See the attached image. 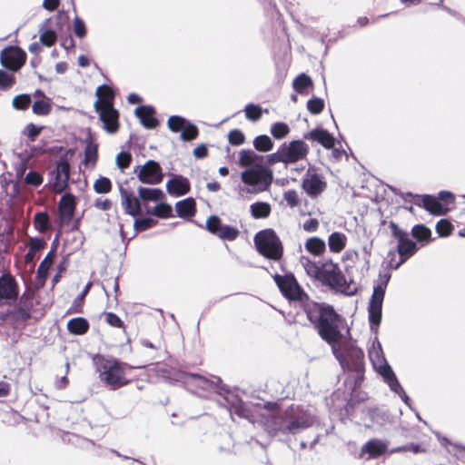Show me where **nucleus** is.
I'll list each match as a JSON object with an SVG mask.
<instances>
[{
	"label": "nucleus",
	"mask_w": 465,
	"mask_h": 465,
	"mask_svg": "<svg viewBox=\"0 0 465 465\" xmlns=\"http://www.w3.org/2000/svg\"><path fill=\"white\" fill-rule=\"evenodd\" d=\"M303 312L320 337L331 348L342 341L341 326L344 320L331 305L316 302H306Z\"/></svg>",
	"instance_id": "obj_1"
},
{
	"label": "nucleus",
	"mask_w": 465,
	"mask_h": 465,
	"mask_svg": "<svg viewBox=\"0 0 465 465\" xmlns=\"http://www.w3.org/2000/svg\"><path fill=\"white\" fill-rule=\"evenodd\" d=\"M331 351L344 371L355 374L354 387H360L365 372L363 351L348 341H341L337 345H332Z\"/></svg>",
	"instance_id": "obj_2"
},
{
	"label": "nucleus",
	"mask_w": 465,
	"mask_h": 465,
	"mask_svg": "<svg viewBox=\"0 0 465 465\" xmlns=\"http://www.w3.org/2000/svg\"><path fill=\"white\" fill-rule=\"evenodd\" d=\"M94 361L101 382L110 390L115 391L129 383L126 377V370L132 369L129 364L101 354H97Z\"/></svg>",
	"instance_id": "obj_3"
},
{
	"label": "nucleus",
	"mask_w": 465,
	"mask_h": 465,
	"mask_svg": "<svg viewBox=\"0 0 465 465\" xmlns=\"http://www.w3.org/2000/svg\"><path fill=\"white\" fill-rule=\"evenodd\" d=\"M318 281L329 289L347 295L355 293L356 289L352 288L347 282L346 277L338 263L332 260L321 262V273Z\"/></svg>",
	"instance_id": "obj_4"
},
{
	"label": "nucleus",
	"mask_w": 465,
	"mask_h": 465,
	"mask_svg": "<svg viewBox=\"0 0 465 465\" xmlns=\"http://www.w3.org/2000/svg\"><path fill=\"white\" fill-rule=\"evenodd\" d=\"M389 228L391 229L392 237L398 242L396 252L399 254V261L391 258L389 265L391 268L397 270L418 252L420 246L409 237L407 232L401 230L393 221L389 223Z\"/></svg>",
	"instance_id": "obj_5"
},
{
	"label": "nucleus",
	"mask_w": 465,
	"mask_h": 465,
	"mask_svg": "<svg viewBox=\"0 0 465 465\" xmlns=\"http://www.w3.org/2000/svg\"><path fill=\"white\" fill-rule=\"evenodd\" d=\"M254 244L258 252L264 258L279 261L283 255V246L272 229H264L254 236Z\"/></svg>",
	"instance_id": "obj_6"
},
{
	"label": "nucleus",
	"mask_w": 465,
	"mask_h": 465,
	"mask_svg": "<svg viewBox=\"0 0 465 465\" xmlns=\"http://www.w3.org/2000/svg\"><path fill=\"white\" fill-rule=\"evenodd\" d=\"M272 278L281 293L287 300L300 302L302 308L306 302H312L298 282L293 273L290 272L284 275L275 273Z\"/></svg>",
	"instance_id": "obj_7"
},
{
	"label": "nucleus",
	"mask_w": 465,
	"mask_h": 465,
	"mask_svg": "<svg viewBox=\"0 0 465 465\" xmlns=\"http://www.w3.org/2000/svg\"><path fill=\"white\" fill-rule=\"evenodd\" d=\"M391 279V273L386 272L380 275L379 282L374 286L372 295L369 303V322L371 329L378 327L381 321L382 302L385 291Z\"/></svg>",
	"instance_id": "obj_8"
},
{
	"label": "nucleus",
	"mask_w": 465,
	"mask_h": 465,
	"mask_svg": "<svg viewBox=\"0 0 465 465\" xmlns=\"http://www.w3.org/2000/svg\"><path fill=\"white\" fill-rule=\"evenodd\" d=\"M285 411L288 423L285 430L290 434H296L301 430L311 427L313 423L311 414L300 406L291 405Z\"/></svg>",
	"instance_id": "obj_9"
},
{
	"label": "nucleus",
	"mask_w": 465,
	"mask_h": 465,
	"mask_svg": "<svg viewBox=\"0 0 465 465\" xmlns=\"http://www.w3.org/2000/svg\"><path fill=\"white\" fill-rule=\"evenodd\" d=\"M26 53L16 45L5 47L0 53L1 64L12 72L19 71L26 63Z\"/></svg>",
	"instance_id": "obj_10"
},
{
	"label": "nucleus",
	"mask_w": 465,
	"mask_h": 465,
	"mask_svg": "<svg viewBox=\"0 0 465 465\" xmlns=\"http://www.w3.org/2000/svg\"><path fill=\"white\" fill-rule=\"evenodd\" d=\"M447 200L453 201V195L449 192L442 191L439 193L438 197L430 194L421 195L420 202H417L416 205L425 209L430 214L445 215L449 208L444 206L441 202H447Z\"/></svg>",
	"instance_id": "obj_11"
},
{
	"label": "nucleus",
	"mask_w": 465,
	"mask_h": 465,
	"mask_svg": "<svg viewBox=\"0 0 465 465\" xmlns=\"http://www.w3.org/2000/svg\"><path fill=\"white\" fill-rule=\"evenodd\" d=\"M301 186L309 197L317 198L325 191L327 183L315 168L309 167L302 178Z\"/></svg>",
	"instance_id": "obj_12"
},
{
	"label": "nucleus",
	"mask_w": 465,
	"mask_h": 465,
	"mask_svg": "<svg viewBox=\"0 0 465 465\" xmlns=\"http://www.w3.org/2000/svg\"><path fill=\"white\" fill-rule=\"evenodd\" d=\"M206 230L224 241H234L238 238L240 232L236 227L224 225L217 215H211L206 220Z\"/></svg>",
	"instance_id": "obj_13"
},
{
	"label": "nucleus",
	"mask_w": 465,
	"mask_h": 465,
	"mask_svg": "<svg viewBox=\"0 0 465 465\" xmlns=\"http://www.w3.org/2000/svg\"><path fill=\"white\" fill-rule=\"evenodd\" d=\"M76 209V199L72 193L64 194L58 203L57 223L60 228L69 225Z\"/></svg>",
	"instance_id": "obj_14"
},
{
	"label": "nucleus",
	"mask_w": 465,
	"mask_h": 465,
	"mask_svg": "<svg viewBox=\"0 0 465 465\" xmlns=\"http://www.w3.org/2000/svg\"><path fill=\"white\" fill-rule=\"evenodd\" d=\"M70 164L64 158H61L52 175H54L53 181L51 182L52 191L55 193H61L68 187V181L70 177Z\"/></svg>",
	"instance_id": "obj_15"
},
{
	"label": "nucleus",
	"mask_w": 465,
	"mask_h": 465,
	"mask_svg": "<svg viewBox=\"0 0 465 465\" xmlns=\"http://www.w3.org/2000/svg\"><path fill=\"white\" fill-rule=\"evenodd\" d=\"M242 180L248 185L262 184L268 187L272 183V173L270 169L260 165L242 172Z\"/></svg>",
	"instance_id": "obj_16"
},
{
	"label": "nucleus",
	"mask_w": 465,
	"mask_h": 465,
	"mask_svg": "<svg viewBox=\"0 0 465 465\" xmlns=\"http://www.w3.org/2000/svg\"><path fill=\"white\" fill-rule=\"evenodd\" d=\"M137 177L143 183L158 184L163 181V174L162 167L157 162L148 160L140 167Z\"/></svg>",
	"instance_id": "obj_17"
},
{
	"label": "nucleus",
	"mask_w": 465,
	"mask_h": 465,
	"mask_svg": "<svg viewBox=\"0 0 465 465\" xmlns=\"http://www.w3.org/2000/svg\"><path fill=\"white\" fill-rule=\"evenodd\" d=\"M104 124V129L109 134H115L120 128V114L114 105L94 109Z\"/></svg>",
	"instance_id": "obj_18"
},
{
	"label": "nucleus",
	"mask_w": 465,
	"mask_h": 465,
	"mask_svg": "<svg viewBox=\"0 0 465 465\" xmlns=\"http://www.w3.org/2000/svg\"><path fill=\"white\" fill-rule=\"evenodd\" d=\"M287 163H294L306 158L309 146L302 140H293L282 145Z\"/></svg>",
	"instance_id": "obj_19"
},
{
	"label": "nucleus",
	"mask_w": 465,
	"mask_h": 465,
	"mask_svg": "<svg viewBox=\"0 0 465 465\" xmlns=\"http://www.w3.org/2000/svg\"><path fill=\"white\" fill-rule=\"evenodd\" d=\"M121 205L125 214L136 217L142 214V203L132 190L120 187Z\"/></svg>",
	"instance_id": "obj_20"
},
{
	"label": "nucleus",
	"mask_w": 465,
	"mask_h": 465,
	"mask_svg": "<svg viewBox=\"0 0 465 465\" xmlns=\"http://www.w3.org/2000/svg\"><path fill=\"white\" fill-rule=\"evenodd\" d=\"M19 295V286L15 278L10 273L0 276V300H16Z\"/></svg>",
	"instance_id": "obj_21"
},
{
	"label": "nucleus",
	"mask_w": 465,
	"mask_h": 465,
	"mask_svg": "<svg viewBox=\"0 0 465 465\" xmlns=\"http://www.w3.org/2000/svg\"><path fill=\"white\" fill-rule=\"evenodd\" d=\"M134 114L139 118L142 125L146 129H155L159 121L155 116V110L150 105H141L135 108Z\"/></svg>",
	"instance_id": "obj_22"
},
{
	"label": "nucleus",
	"mask_w": 465,
	"mask_h": 465,
	"mask_svg": "<svg viewBox=\"0 0 465 465\" xmlns=\"http://www.w3.org/2000/svg\"><path fill=\"white\" fill-rule=\"evenodd\" d=\"M306 140L316 141L326 149H331L335 144V138L325 129L316 128L303 135Z\"/></svg>",
	"instance_id": "obj_23"
},
{
	"label": "nucleus",
	"mask_w": 465,
	"mask_h": 465,
	"mask_svg": "<svg viewBox=\"0 0 465 465\" xmlns=\"http://www.w3.org/2000/svg\"><path fill=\"white\" fill-rule=\"evenodd\" d=\"M166 189L171 195L182 196L190 192L191 184L187 178L183 176H174L167 182Z\"/></svg>",
	"instance_id": "obj_24"
},
{
	"label": "nucleus",
	"mask_w": 465,
	"mask_h": 465,
	"mask_svg": "<svg viewBox=\"0 0 465 465\" xmlns=\"http://www.w3.org/2000/svg\"><path fill=\"white\" fill-rule=\"evenodd\" d=\"M95 94L97 100L94 104V109L114 105V92L109 85L102 84L98 86Z\"/></svg>",
	"instance_id": "obj_25"
},
{
	"label": "nucleus",
	"mask_w": 465,
	"mask_h": 465,
	"mask_svg": "<svg viewBox=\"0 0 465 465\" xmlns=\"http://www.w3.org/2000/svg\"><path fill=\"white\" fill-rule=\"evenodd\" d=\"M47 243L44 238L34 237L29 239V242L27 244L28 251L25 255V262L26 264L33 263L36 258L39 256L37 253L44 250L46 247Z\"/></svg>",
	"instance_id": "obj_26"
},
{
	"label": "nucleus",
	"mask_w": 465,
	"mask_h": 465,
	"mask_svg": "<svg viewBox=\"0 0 465 465\" xmlns=\"http://www.w3.org/2000/svg\"><path fill=\"white\" fill-rule=\"evenodd\" d=\"M287 424L286 411H284L272 415L271 420L268 421L267 427L273 435L279 433L289 434L285 430Z\"/></svg>",
	"instance_id": "obj_27"
},
{
	"label": "nucleus",
	"mask_w": 465,
	"mask_h": 465,
	"mask_svg": "<svg viewBox=\"0 0 465 465\" xmlns=\"http://www.w3.org/2000/svg\"><path fill=\"white\" fill-rule=\"evenodd\" d=\"M57 241V238L53 242L51 250L47 252L44 260L41 262V263L38 266L37 269V278L45 280L48 276V272L51 266L53 265L55 256H56V245L55 242Z\"/></svg>",
	"instance_id": "obj_28"
},
{
	"label": "nucleus",
	"mask_w": 465,
	"mask_h": 465,
	"mask_svg": "<svg viewBox=\"0 0 465 465\" xmlns=\"http://www.w3.org/2000/svg\"><path fill=\"white\" fill-rule=\"evenodd\" d=\"M412 237L420 246V249L432 241L431 231L424 224H416L411 228Z\"/></svg>",
	"instance_id": "obj_29"
},
{
	"label": "nucleus",
	"mask_w": 465,
	"mask_h": 465,
	"mask_svg": "<svg viewBox=\"0 0 465 465\" xmlns=\"http://www.w3.org/2000/svg\"><path fill=\"white\" fill-rule=\"evenodd\" d=\"M137 191L142 205L145 207H147L149 202H158L163 198V191L158 188L140 186Z\"/></svg>",
	"instance_id": "obj_30"
},
{
	"label": "nucleus",
	"mask_w": 465,
	"mask_h": 465,
	"mask_svg": "<svg viewBox=\"0 0 465 465\" xmlns=\"http://www.w3.org/2000/svg\"><path fill=\"white\" fill-rule=\"evenodd\" d=\"M67 330L74 335H84L90 329L89 322L84 317H75L68 321Z\"/></svg>",
	"instance_id": "obj_31"
},
{
	"label": "nucleus",
	"mask_w": 465,
	"mask_h": 465,
	"mask_svg": "<svg viewBox=\"0 0 465 465\" xmlns=\"http://www.w3.org/2000/svg\"><path fill=\"white\" fill-rule=\"evenodd\" d=\"M175 209L179 217H192L196 213V203L193 198L189 197L177 202Z\"/></svg>",
	"instance_id": "obj_32"
},
{
	"label": "nucleus",
	"mask_w": 465,
	"mask_h": 465,
	"mask_svg": "<svg viewBox=\"0 0 465 465\" xmlns=\"http://www.w3.org/2000/svg\"><path fill=\"white\" fill-rule=\"evenodd\" d=\"M347 244V236L340 232H334L328 237L329 249L333 253H340Z\"/></svg>",
	"instance_id": "obj_33"
},
{
	"label": "nucleus",
	"mask_w": 465,
	"mask_h": 465,
	"mask_svg": "<svg viewBox=\"0 0 465 465\" xmlns=\"http://www.w3.org/2000/svg\"><path fill=\"white\" fill-rule=\"evenodd\" d=\"M33 308V298L30 295L23 294L19 300L16 313L21 320L26 321L31 317Z\"/></svg>",
	"instance_id": "obj_34"
},
{
	"label": "nucleus",
	"mask_w": 465,
	"mask_h": 465,
	"mask_svg": "<svg viewBox=\"0 0 465 465\" xmlns=\"http://www.w3.org/2000/svg\"><path fill=\"white\" fill-rule=\"evenodd\" d=\"M292 87L298 94H304L308 88L313 87V82L309 75L302 73L294 78Z\"/></svg>",
	"instance_id": "obj_35"
},
{
	"label": "nucleus",
	"mask_w": 465,
	"mask_h": 465,
	"mask_svg": "<svg viewBox=\"0 0 465 465\" xmlns=\"http://www.w3.org/2000/svg\"><path fill=\"white\" fill-rule=\"evenodd\" d=\"M305 248L310 253L321 256L326 250V244L323 240L318 237H312L306 241Z\"/></svg>",
	"instance_id": "obj_36"
},
{
	"label": "nucleus",
	"mask_w": 465,
	"mask_h": 465,
	"mask_svg": "<svg viewBox=\"0 0 465 465\" xmlns=\"http://www.w3.org/2000/svg\"><path fill=\"white\" fill-rule=\"evenodd\" d=\"M272 208L268 203L257 202L251 205V213L254 219H264L271 214Z\"/></svg>",
	"instance_id": "obj_37"
},
{
	"label": "nucleus",
	"mask_w": 465,
	"mask_h": 465,
	"mask_svg": "<svg viewBox=\"0 0 465 465\" xmlns=\"http://www.w3.org/2000/svg\"><path fill=\"white\" fill-rule=\"evenodd\" d=\"M98 159V145L89 143L84 148V164L86 167L94 168Z\"/></svg>",
	"instance_id": "obj_38"
},
{
	"label": "nucleus",
	"mask_w": 465,
	"mask_h": 465,
	"mask_svg": "<svg viewBox=\"0 0 465 465\" xmlns=\"http://www.w3.org/2000/svg\"><path fill=\"white\" fill-rule=\"evenodd\" d=\"M35 228L41 233H45L51 229L50 218L47 213L39 212L34 216Z\"/></svg>",
	"instance_id": "obj_39"
},
{
	"label": "nucleus",
	"mask_w": 465,
	"mask_h": 465,
	"mask_svg": "<svg viewBox=\"0 0 465 465\" xmlns=\"http://www.w3.org/2000/svg\"><path fill=\"white\" fill-rule=\"evenodd\" d=\"M362 450L370 454L371 457L376 458L382 455L386 451V445L378 440H369L363 446Z\"/></svg>",
	"instance_id": "obj_40"
},
{
	"label": "nucleus",
	"mask_w": 465,
	"mask_h": 465,
	"mask_svg": "<svg viewBox=\"0 0 465 465\" xmlns=\"http://www.w3.org/2000/svg\"><path fill=\"white\" fill-rule=\"evenodd\" d=\"M32 111L36 115H47L52 111V104L49 98L35 100Z\"/></svg>",
	"instance_id": "obj_41"
},
{
	"label": "nucleus",
	"mask_w": 465,
	"mask_h": 465,
	"mask_svg": "<svg viewBox=\"0 0 465 465\" xmlns=\"http://www.w3.org/2000/svg\"><path fill=\"white\" fill-rule=\"evenodd\" d=\"M92 286V282H88L82 292L75 298L73 305L69 309V313H82L83 312V304L85 296L88 294L90 288Z\"/></svg>",
	"instance_id": "obj_42"
},
{
	"label": "nucleus",
	"mask_w": 465,
	"mask_h": 465,
	"mask_svg": "<svg viewBox=\"0 0 465 465\" xmlns=\"http://www.w3.org/2000/svg\"><path fill=\"white\" fill-rule=\"evenodd\" d=\"M253 146L257 151L265 153L273 148V143L268 135L262 134L254 138Z\"/></svg>",
	"instance_id": "obj_43"
},
{
	"label": "nucleus",
	"mask_w": 465,
	"mask_h": 465,
	"mask_svg": "<svg viewBox=\"0 0 465 465\" xmlns=\"http://www.w3.org/2000/svg\"><path fill=\"white\" fill-rule=\"evenodd\" d=\"M146 213L153 214L159 218H169L173 216L171 205L165 203L156 204L152 210L147 209Z\"/></svg>",
	"instance_id": "obj_44"
},
{
	"label": "nucleus",
	"mask_w": 465,
	"mask_h": 465,
	"mask_svg": "<svg viewBox=\"0 0 465 465\" xmlns=\"http://www.w3.org/2000/svg\"><path fill=\"white\" fill-rule=\"evenodd\" d=\"M289 133L290 127L283 122L274 123L271 126V134L277 140L283 139L289 134Z\"/></svg>",
	"instance_id": "obj_45"
},
{
	"label": "nucleus",
	"mask_w": 465,
	"mask_h": 465,
	"mask_svg": "<svg viewBox=\"0 0 465 465\" xmlns=\"http://www.w3.org/2000/svg\"><path fill=\"white\" fill-rule=\"evenodd\" d=\"M102 316L104 317V322L111 327L122 329L125 331L124 322L115 313L112 312H104Z\"/></svg>",
	"instance_id": "obj_46"
},
{
	"label": "nucleus",
	"mask_w": 465,
	"mask_h": 465,
	"mask_svg": "<svg viewBox=\"0 0 465 465\" xmlns=\"http://www.w3.org/2000/svg\"><path fill=\"white\" fill-rule=\"evenodd\" d=\"M306 273L315 280L318 281V277L321 273V262H315L310 259H305V262L302 263Z\"/></svg>",
	"instance_id": "obj_47"
},
{
	"label": "nucleus",
	"mask_w": 465,
	"mask_h": 465,
	"mask_svg": "<svg viewBox=\"0 0 465 465\" xmlns=\"http://www.w3.org/2000/svg\"><path fill=\"white\" fill-rule=\"evenodd\" d=\"M112 188V183L107 177H100L94 183V190L97 193H108Z\"/></svg>",
	"instance_id": "obj_48"
},
{
	"label": "nucleus",
	"mask_w": 465,
	"mask_h": 465,
	"mask_svg": "<svg viewBox=\"0 0 465 465\" xmlns=\"http://www.w3.org/2000/svg\"><path fill=\"white\" fill-rule=\"evenodd\" d=\"M57 40V35L53 29H45L41 31L40 42L47 47L53 46Z\"/></svg>",
	"instance_id": "obj_49"
},
{
	"label": "nucleus",
	"mask_w": 465,
	"mask_h": 465,
	"mask_svg": "<svg viewBox=\"0 0 465 465\" xmlns=\"http://www.w3.org/2000/svg\"><path fill=\"white\" fill-rule=\"evenodd\" d=\"M244 112L246 118L252 122L260 120L262 115V108L253 104H248L244 108Z\"/></svg>",
	"instance_id": "obj_50"
},
{
	"label": "nucleus",
	"mask_w": 465,
	"mask_h": 465,
	"mask_svg": "<svg viewBox=\"0 0 465 465\" xmlns=\"http://www.w3.org/2000/svg\"><path fill=\"white\" fill-rule=\"evenodd\" d=\"M453 229L452 223L447 219H441L436 224V232L440 237L450 235Z\"/></svg>",
	"instance_id": "obj_51"
},
{
	"label": "nucleus",
	"mask_w": 465,
	"mask_h": 465,
	"mask_svg": "<svg viewBox=\"0 0 465 465\" xmlns=\"http://www.w3.org/2000/svg\"><path fill=\"white\" fill-rule=\"evenodd\" d=\"M187 121L179 115L170 116L167 121V125L172 132H182Z\"/></svg>",
	"instance_id": "obj_52"
},
{
	"label": "nucleus",
	"mask_w": 465,
	"mask_h": 465,
	"mask_svg": "<svg viewBox=\"0 0 465 465\" xmlns=\"http://www.w3.org/2000/svg\"><path fill=\"white\" fill-rule=\"evenodd\" d=\"M199 134V130L196 125L188 123L184 125L181 132V138L183 141H192L195 139Z\"/></svg>",
	"instance_id": "obj_53"
},
{
	"label": "nucleus",
	"mask_w": 465,
	"mask_h": 465,
	"mask_svg": "<svg viewBox=\"0 0 465 465\" xmlns=\"http://www.w3.org/2000/svg\"><path fill=\"white\" fill-rule=\"evenodd\" d=\"M73 31L74 35L79 38L83 39L87 35V28L83 21L79 16H75L73 21Z\"/></svg>",
	"instance_id": "obj_54"
},
{
	"label": "nucleus",
	"mask_w": 465,
	"mask_h": 465,
	"mask_svg": "<svg viewBox=\"0 0 465 465\" xmlns=\"http://www.w3.org/2000/svg\"><path fill=\"white\" fill-rule=\"evenodd\" d=\"M31 104V97L29 94H18L13 99V106L16 110L25 111L29 108Z\"/></svg>",
	"instance_id": "obj_55"
},
{
	"label": "nucleus",
	"mask_w": 465,
	"mask_h": 465,
	"mask_svg": "<svg viewBox=\"0 0 465 465\" xmlns=\"http://www.w3.org/2000/svg\"><path fill=\"white\" fill-rule=\"evenodd\" d=\"M379 372L392 389L394 384L399 385L393 371L388 364L381 366Z\"/></svg>",
	"instance_id": "obj_56"
},
{
	"label": "nucleus",
	"mask_w": 465,
	"mask_h": 465,
	"mask_svg": "<svg viewBox=\"0 0 465 465\" xmlns=\"http://www.w3.org/2000/svg\"><path fill=\"white\" fill-rule=\"evenodd\" d=\"M307 109L312 114H319L324 109V101L322 98L312 97L307 102Z\"/></svg>",
	"instance_id": "obj_57"
},
{
	"label": "nucleus",
	"mask_w": 465,
	"mask_h": 465,
	"mask_svg": "<svg viewBox=\"0 0 465 465\" xmlns=\"http://www.w3.org/2000/svg\"><path fill=\"white\" fill-rule=\"evenodd\" d=\"M15 83V76L0 70V90L11 88Z\"/></svg>",
	"instance_id": "obj_58"
},
{
	"label": "nucleus",
	"mask_w": 465,
	"mask_h": 465,
	"mask_svg": "<svg viewBox=\"0 0 465 465\" xmlns=\"http://www.w3.org/2000/svg\"><path fill=\"white\" fill-rule=\"evenodd\" d=\"M257 156L251 150H242L240 153V164L242 166H250L254 163Z\"/></svg>",
	"instance_id": "obj_59"
},
{
	"label": "nucleus",
	"mask_w": 465,
	"mask_h": 465,
	"mask_svg": "<svg viewBox=\"0 0 465 465\" xmlns=\"http://www.w3.org/2000/svg\"><path fill=\"white\" fill-rule=\"evenodd\" d=\"M157 222L152 218L137 219L134 222V228L138 232L146 231L154 226Z\"/></svg>",
	"instance_id": "obj_60"
},
{
	"label": "nucleus",
	"mask_w": 465,
	"mask_h": 465,
	"mask_svg": "<svg viewBox=\"0 0 465 465\" xmlns=\"http://www.w3.org/2000/svg\"><path fill=\"white\" fill-rule=\"evenodd\" d=\"M132 163V155L128 152H121L116 156V164L121 170H124L130 166Z\"/></svg>",
	"instance_id": "obj_61"
},
{
	"label": "nucleus",
	"mask_w": 465,
	"mask_h": 465,
	"mask_svg": "<svg viewBox=\"0 0 465 465\" xmlns=\"http://www.w3.org/2000/svg\"><path fill=\"white\" fill-rule=\"evenodd\" d=\"M228 140L232 145H241L244 143L245 137L242 131L234 129L228 134Z\"/></svg>",
	"instance_id": "obj_62"
},
{
	"label": "nucleus",
	"mask_w": 465,
	"mask_h": 465,
	"mask_svg": "<svg viewBox=\"0 0 465 465\" xmlns=\"http://www.w3.org/2000/svg\"><path fill=\"white\" fill-rule=\"evenodd\" d=\"M43 181V176L39 173L35 171L29 172L25 178V182L26 184L33 185L35 187L41 185Z\"/></svg>",
	"instance_id": "obj_63"
},
{
	"label": "nucleus",
	"mask_w": 465,
	"mask_h": 465,
	"mask_svg": "<svg viewBox=\"0 0 465 465\" xmlns=\"http://www.w3.org/2000/svg\"><path fill=\"white\" fill-rule=\"evenodd\" d=\"M283 199L286 201L287 204L292 207H297L300 203V199L297 192L295 190H288L283 193Z\"/></svg>",
	"instance_id": "obj_64"
}]
</instances>
